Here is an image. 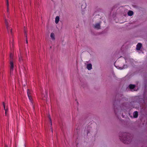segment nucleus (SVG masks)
<instances>
[{"instance_id": "nucleus-5", "label": "nucleus", "mask_w": 147, "mask_h": 147, "mask_svg": "<svg viewBox=\"0 0 147 147\" xmlns=\"http://www.w3.org/2000/svg\"><path fill=\"white\" fill-rule=\"evenodd\" d=\"M142 46V45L141 43H138L136 46V49L138 50H140Z\"/></svg>"}, {"instance_id": "nucleus-4", "label": "nucleus", "mask_w": 147, "mask_h": 147, "mask_svg": "<svg viewBox=\"0 0 147 147\" xmlns=\"http://www.w3.org/2000/svg\"><path fill=\"white\" fill-rule=\"evenodd\" d=\"M27 93L29 99V100H30V102H32L31 97L30 96V91L29 89H28V90H27Z\"/></svg>"}, {"instance_id": "nucleus-17", "label": "nucleus", "mask_w": 147, "mask_h": 147, "mask_svg": "<svg viewBox=\"0 0 147 147\" xmlns=\"http://www.w3.org/2000/svg\"><path fill=\"white\" fill-rule=\"evenodd\" d=\"M49 119L50 121L51 125L52 124L51 120V119L50 118V117H49Z\"/></svg>"}, {"instance_id": "nucleus-20", "label": "nucleus", "mask_w": 147, "mask_h": 147, "mask_svg": "<svg viewBox=\"0 0 147 147\" xmlns=\"http://www.w3.org/2000/svg\"><path fill=\"white\" fill-rule=\"evenodd\" d=\"M26 43H28V40H26Z\"/></svg>"}, {"instance_id": "nucleus-6", "label": "nucleus", "mask_w": 147, "mask_h": 147, "mask_svg": "<svg viewBox=\"0 0 147 147\" xmlns=\"http://www.w3.org/2000/svg\"><path fill=\"white\" fill-rule=\"evenodd\" d=\"M86 67L88 70H90L92 69V65L91 64H88L87 65Z\"/></svg>"}, {"instance_id": "nucleus-25", "label": "nucleus", "mask_w": 147, "mask_h": 147, "mask_svg": "<svg viewBox=\"0 0 147 147\" xmlns=\"http://www.w3.org/2000/svg\"><path fill=\"white\" fill-rule=\"evenodd\" d=\"M6 147H7V146H6Z\"/></svg>"}, {"instance_id": "nucleus-22", "label": "nucleus", "mask_w": 147, "mask_h": 147, "mask_svg": "<svg viewBox=\"0 0 147 147\" xmlns=\"http://www.w3.org/2000/svg\"><path fill=\"white\" fill-rule=\"evenodd\" d=\"M51 131H52V132H53V130H52V129H51Z\"/></svg>"}, {"instance_id": "nucleus-1", "label": "nucleus", "mask_w": 147, "mask_h": 147, "mask_svg": "<svg viewBox=\"0 0 147 147\" xmlns=\"http://www.w3.org/2000/svg\"><path fill=\"white\" fill-rule=\"evenodd\" d=\"M130 137L127 134H125L123 135V136L120 138L121 140L125 143L128 144L131 141Z\"/></svg>"}, {"instance_id": "nucleus-13", "label": "nucleus", "mask_w": 147, "mask_h": 147, "mask_svg": "<svg viewBox=\"0 0 147 147\" xmlns=\"http://www.w3.org/2000/svg\"><path fill=\"white\" fill-rule=\"evenodd\" d=\"M135 86V85L133 84H130L129 86V88L130 89H133L134 88Z\"/></svg>"}, {"instance_id": "nucleus-21", "label": "nucleus", "mask_w": 147, "mask_h": 147, "mask_svg": "<svg viewBox=\"0 0 147 147\" xmlns=\"http://www.w3.org/2000/svg\"><path fill=\"white\" fill-rule=\"evenodd\" d=\"M8 11V8L7 7V11Z\"/></svg>"}, {"instance_id": "nucleus-19", "label": "nucleus", "mask_w": 147, "mask_h": 147, "mask_svg": "<svg viewBox=\"0 0 147 147\" xmlns=\"http://www.w3.org/2000/svg\"><path fill=\"white\" fill-rule=\"evenodd\" d=\"M10 46H11V45H12V46H13V43H12H12H10Z\"/></svg>"}, {"instance_id": "nucleus-15", "label": "nucleus", "mask_w": 147, "mask_h": 147, "mask_svg": "<svg viewBox=\"0 0 147 147\" xmlns=\"http://www.w3.org/2000/svg\"><path fill=\"white\" fill-rule=\"evenodd\" d=\"M6 4H7V7L8 8V6H9V4H8V1H6Z\"/></svg>"}, {"instance_id": "nucleus-8", "label": "nucleus", "mask_w": 147, "mask_h": 147, "mask_svg": "<svg viewBox=\"0 0 147 147\" xmlns=\"http://www.w3.org/2000/svg\"><path fill=\"white\" fill-rule=\"evenodd\" d=\"M59 20V16H57L55 18V23L57 24L58 23Z\"/></svg>"}, {"instance_id": "nucleus-16", "label": "nucleus", "mask_w": 147, "mask_h": 147, "mask_svg": "<svg viewBox=\"0 0 147 147\" xmlns=\"http://www.w3.org/2000/svg\"><path fill=\"white\" fill-rule=\"evenodd\" d=\"M19 60L20 61H21L22 60V57L21 56L19 57Z\"/></svg>"}, {"instance_id": "nucleus-12", "label": "nucleus", "mask_w": 147, "mask_h": 147, "mask_svg": "<svg viewBox=\"0 0 147 147\" xmlns=\"http://www.w3.org/2000/svg\"><path fill=\"white\" fill-rule=\"evenodd\" d=\"M133 14V12L132 11H129L128 13V15L129 16H132Z\"/></svg>"}, {"instance_id": "nucleus-7", "label": "nucleus", "mask_w": 147, "mask_h": 147, "mask_svg": "<svg viewBox=\"0 0 147 147\" xmlns=\"http://www.w3.org/2000/svg\"><path fill=\"white\" fill-rule=\"evenodd\" d=\"M94 27L95 28L97 29H99L100 28V24L99 23H97L95 24L94 26Z\"/></svg>"}, {"instance_id": "nucleus-10", "label": "nucleus", "mask_w": 147, "mask_h": 147, "mask_svg": "<svg viewBox=\"0 0 147 147\" xmlns=\"http://www.w3.org/2000/svg\"><path fill=\"white\" fill-rule=\"evenodd\" d=\"M138 112L137 111H135L133 114L134 117L136 118L138 116Z\"/></svg>"}, {"instance_id": "nucleus-9", "label": "nucleus", "mask_w": 147, "mask_h": 147, "mask_svg": "<svg viewBox=\"0 0 147 147\" xmlns=\"http://www.w3.org/2000/svg\"><path fill=\"white\" fill-rule=\"evenodd\" d=\"M50 37L53 40H55V36L54 33H51Z\"/></svg>"}, {"instance_id": "nucleus-2", "label": "nucleus", "mask_w": 147, "mask_h": 147, "mask_svg": "<svg viewBox=\"0 0 147 147\" xmlns=\"http://www.w3.org/2000/svg\"><path fill=\"white\" fill-rule=\"evenodd\" d=\"M5 20V25L6 26V28L7 29V32L8 33H9L10 32L11 33V34H12V33L11 32V29L9 27V22H8L7 20L4 18Z\"/></svg>"}, {"instance_id": "nucleus-24", "label": "nucleus", "mask_w": 147, "mask_h": 147, "mask_svg": "<svg viewBox=\"0 0 147 147\" xmlns=\"http://www.w3.org/2000/svg\"><path fill=\"white\" fill-rule=\"evenodd\" d=\"M6 1H8V0H6Z\"/></svg>"}, {"instance_id": "nucleus-11", "label": "nucleus", "mask_w": 147, "mask_h": 147, "mask_svg": "<svg viewBox=\"0 0 147 147\" xmlns=\"http://www.w3.org/2000/svg\"><path fill=\"white\" fill-rule=\"evenodd\" d=\"M3 105L4 107V109L5 111V115H6L7 112L8 111V109L7 108H6V109L5 108V105L4 103L3 102Z\"/></svg>"}, {"instance_id": "nucleus-3", "label": "nucleus", "mask_w": 147, "mask_h": 147, "mask_svg": "<svg viewBox=\"0 0 147 147\" xmlns=\"http://www.w3.org/2000/svg\"><path fill=\"white\" fill-rule=\"evenodd\" d=\"M10 75H11L12 74L13 71L14 67L12 61L10 60Z\"/></svg>"}, {"instance_id": "nucleus-14", "label": "nucleus", "mask_w": 147, "mask_h": 147, "mask_svg": "<svg viewBox=\"0 0 147 147\" xmlns=\"http://www.w3.org/2000/svg\"><path fill=\"white\" fill-rule=\"evenodd\" d=\"M12 55H11V54L10 55V61L11 60L12 61Z\"/></svg>"}, {"instance_id": "nucleus-18", "label": "nucleus", "mask_w": 147, "mask_h": 147, "mask_svg": "<svg viewBox=\"0 0 147 147\" xmlns=\"http://www.w3.org/2000/svg\"><path fill=\"white\" fill-rule=\"evenodd\" d=\"M127 67V66H125V65H124V66L123 67V68H125Z\"/></svg>"}, {"instance_id": "nucleus-23", "label": "nucleus", "mask_w": 147, "mask_h": 147, "mask_svg": "<svg viewBox=\"0 0 147 147\" xmlns=\"http://www.w3.org/2000/svg\"><path fill=\"white\" fill-rule=\"evenodd\" d=\"M24 32H25V34L26 33V32H25V31H24Z\"/></svg>"}]
</instances>
